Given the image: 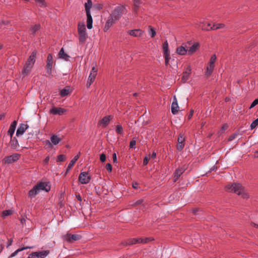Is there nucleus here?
<instances>
[{"instance_id": "nucleus-31", "label": "nucleus", "mask_w": 258, "mask_h": 258, "mask_svg": "<svg viewBox=\"0 0 258 258\" xmlns=\"http://www.w3.org/2000/svg\"><path fill=\"white\" fill-rule=\"evenodd\" d=\"M40 26L39 24H35L31 27L30 32L31 34L34 35L40 29Z\"/></svg>"}, {"instance_id": "nucleus-60", "label": "nucleus", "mask_w": 258, "mask_h": 258, "mask_svg": "<svg viewBox=\"0 0 258 258\" xmlns=\"http://www.w3.org/2000/svg\"><path fill=\"white\" fill-rule=\"evenodd\" d=\"M227 127H228V125H227V124H225V125H224L222 126V129L223 130H225L227 129Z\"/></svg>"}, {"instance_id": "nucleus-43", "label": "nucleus", "mask_w": 258, "mask_h": 258, "mask_svg": "<svg viewBox=\"0 0 258 258\" xmlns=\"http://www.w3.org/2000/svg\"><path fill=\"white\" fill-rule=\"evenodd\" d=\"M216 56L215 54H214L211 56L209 64H212V65H215L214 63L216 61Z\"/></svg>"}, {"instance_id": "nucleus-54", "label": "nucleus", "mask_w": 258, "mask_h": 258, "mask_svg": "<svg viewBox=\"0 0 258 258\" xmlns=\"http://www.w3.org/2000/svg\"><path fill=\"white\" fill-rule=\"evenodd\" d=\"M143 202V200H138L135 203V206H136V205H140Z\"/></svg>"}, {"instance_id": "nucleus-49", "label": "nucleus", "mask_w": 258, "mask_h": 258, "mask_svg": "<svg viewBox=\"0 0 258 258\" xmlns=\"http://www.w3.org/2000/svg\"><path fill=\"white\" fill-rule=\"evenodd\" d=\"M106 169L108 170L109 172L112 171V165L110 163H107L106 165Z\"/></svg>"}, {"instance_id": "nucleus-46", "label": "nucleus", "mask_w": 258, "mask_h": 258, "mask_svg": "<svg viewBox=\"0 0 258 258\" xmlns=\"http://www.w3.org/2000/svg\"><path fill=\"white\" fill-rule=\"evenodd\" d=\"M258 104V99H255L251 104L249 108L251 109Z\"/></svg>"}, {"instance_id": "nucleus-20", "label": "nucleus", "mask_w": 258, "mask_h": 258, "mask_svg": "<svg viewBox=\"0 0 258 258\" xmlns=\"http://www.w3.org/2000/svg\"><path fill=\"white\" fill-rule=\"evenodd\" d=\"M28 127V125L27 124H21L16 132V135L19 136L23 135Z\"/></svg>"}, {"instance_id": "nucleus-1", "label": "nucleus", "mask_w": 258, "mask_h": 258, "mask_svg": "<svg viewBox=\"0 0 258 258\" xmlns=\"http://www.w3.org/2000/svg\"><path fill=\"white\" fill-rule=\"evenodd\" d=\"M50 189V185L47 182H39L28 192V196L30 198H34L40 191L43 190L48 192Z\"/></svg>"}, {"instance_id": "nucleus-41", "label": "nucleus", "mask_w": 258, "mask_h": 258, "mask_svg": "<svg viewBox=\"0 0 258 258\" xmlns=\"http://www.w3.org/2000/svg\"><path fill=\"white\" fill-rule=\"evenodd\" d=\"M13 211L11 210H5L2 213V216L4 218L13 214Z\"/></svg>"}, {"instance_id": "nucleus-63", "label": "nucleus", "mask_w": 258, "mask_h": 258, "mask_svg": "<svg viewBox=\"0 0 258 258\" xmlns=\"http://www.w3.org/2000/svg\"><path fill=\"white\" fill-rule=\"evenodd\" d=\"M77 199L80 201H81V200H82L81 197V196L80 195L77 196Z\"/></svg>"}, {"instance_id": "nucleus-38", "label": "nucleus", "mask_w": 258, "mask_h": 258, "mask_svg": "<svg viewBox=\"0 0 258 258\" xmlns=\"http://www.w3.org/2000/svg\"><path fill=\"white\" fill-rule=\"evenodd\" d=\"M115 132L116 134L123 136V129L122 126L120 124H117L116 126Z\"/></svg>"}, {"instance_id": "nucleus-44", "label": "nucleus", "mask_w": 258, "mask_h": 258, "mask_svg": "<svg viewBox=\"0 0 258 258\" xmlns=\"http://www.w3.org/2000/svg\"><path fill=\"white\" fill-rule=\"evenodd\" d=\"M66 156L64 155H59L57 156V162H62L65 160Z\"/></svg>"}, {"instance_id": "nucleus-39", "label": "nucleus", "mask_w": 258, "mask_h": 258, "mask_svg": "<svg viewBox=\"0 0 258 258\" xmlns=\"http://www.w3.org/2000/svg\"><path fill=\"white\" fill-rule=\"evenodd\" d=\"M37 5L42 8H44L47 6L46 3L44 0H35Z\"/></svg>"}, {"instance_id": "nucleus-19", "label": "nucleus", "mask_w": 258, "mask_h": 258, "mask_svg": "<svg viewBox=\"0 0 258 258\" xmlns=\"http://www.w3.org/2000/svg\"><path fill=\"white\" fill-rule=\"evenodd\" d=\"M36 51H33L31 54L30 55L26 63L33 66L36 60Z\"/></svg>"}, {"instance_id": "nucleus-12", "label": "nucleus", "mask_w": 258, "mask_h": 258, "mask_svg": "<svg viewBox=\"0 0 258 258\" xmlns=\"http://www.w3.org/2000/svg\"><path fill=\"white\" fill-rule=\"evenodd\" d=\"M97 69L95 67H93L90 73L87 85L89 87L93 82L97 74Z\"/></svg>"}, {"instance_id": "nucleus-17", "label": "nucleus", "mask_w": 258, "mask_h": 258, "mask_svg": "<svg viewBox=\"0 0 258 258\" xmlns=\"http://www.w3.org/2000/svg\"><path fill=\"white\" fill-rule=\"evenodd\" d=\"M178 105L175 96L173 97V102L171 104V112L173 114H176L178 111Z\"/></svg>"}, {"instance_id": "nucleus-64", "label": "nucleus", "mask_w": 258, "mask_h": 258, "mask_svg": "<svg viewBox=\"0 0 258 258\" xmlns=\"http://www.w3.org/2000/svg\"><path fill=\"white\" fill-rule=\"evenodd\" d=\"M3 23L4 24L6 25V24H8L9 23V22L8 21H4V22H3Z\"/></svg>"}, {"instance_id": "nucleus-33", "label": "nucleus", "mask_w": 258, "mask_h": 258, "mask_svg": "<svg viewBox=\"0 0 258 258\" xmlns=\"http://www.w3.org/2000/svg\"><path fill=\"white\" fill-rule=\"evenodd\" d=\"M33 247V246H26V247H22L21 248H19V249H17L15 251H14L13 253H12L11 254V255H10V256L9 257V258H11V257L15 256L17 254V253L20 251H21L23 250L29 249V248H32Z\"/></svg>"}, {"instance_id": "nucleus-4", "label": "nucleus", "mask_w": 258, "mask_h": 258, "mask_svg": "<svg viewBox=\"0 0 258 258\" xmlns=\"http://www.w3.org/2000/svg\"><path fill=\"white\" fill-rule=\"evenodd\" d=\"M123 9L122 6H118L114 8L110 15L114 18V20L118 21L122 15Z\"/></svg>"}, {"instance_id": "nucleus-23", "label": "nucleus", "mask_w": 258, "mask_h": 258, "mask_svg": "<svg viewBox=\"0 0 258 258\" xmlns=\"http://www.w3.org/2000/svg\"><path fill=\"white\" fill-rule=\"evenodd\" d=\"M79 156L80 155H76L74 157V158L70 161L67 168L66 174H67L74 166L76 161L78 160Z\"/></svg>"}, {"instance_id": "nucleus-26", "label": "nucleus", "mask_w": 258, "mask_h": 258, "mask_svg": "<svg viewBox=\"0 0 258 258\" xmlns=\"http://www.w3.org/2000/svg\"><path fill=\"white\" fill-rule=\"evenodd\" d=\"M33 67L30 64L26 63L22 72V75L24 76L27 75L31 72Z\"/></svg>"}, {"instance_id": "nucleus-16", "label": "nucleus", "mask_w": 258, "mask_h": 258, "mask_svg": "<svg viewBox=\"0 0 258 258\" xmlns=\"http://www.w3.org/2000/svg\"><path fill=\"white\" fill-rule=\"evenodd\" d=\"M177 141V149L179 151H181L184 147L185 138L180 134L178 138Z\"/></svg>"}, {"instance_id": "nucleus-50", "label": "nucleus", "mask_w": 258, "mask_h": 258, "mask_svg": "<svg viewBox=\"0 0 258 258\" xmlns=\"http://www.w3.org/2000/svg\"><path fill=\"white\" fill-rule=\"evenodd\" d=\"M150 157L148 156H146L143 160L144 165H146L148 163Z\"/></svg>"}, {"instance_id": "nucleus-24", "label": "nucleus", "mask_w": 258, "mask_h": 258, "mask_svg": "<svg viewBox=\"0 0 258 258\" xmlns=\"http://www.w3.org/2000/svg\"><path fill=\"white\" fill-rule=\"evenodd\" d=\"M176 52L179 55H185L187 52V49L186 46H184V44L177 47L176 49Z\"/></svg>"}, {"instance_id": "nucleus-57", "label": "nucleus", "mask_w": 258, "mask_h": 258, "mask_svg": "<svg viewBox=\"0 0 258 258\" xmlns=\"http://www.w3.org/2000/svg\"><path fill=\"white\" fill-rule=\"evenodd\" d=\"M133 187L137 189L138 187V183L137 182H135L133 183Z\"/></svg>"}, {"instance_id": "nucleus-30", "label": "nucleus", "mask_w": 258, "mask_h": 258, "mask_svg": "<svg viewBox=\"0 0 258 258\" xmlns=\"http://www.w3.org/2000/svg\"><path fill=\"white\" fill-rule=\"evenodd\" d=\"M59 57L60 58L66 60H68L70 56L64 52L63 48H61L58 53Z\"/></svg>"}, {"instance_id": "nucleus-35", "label": "nucleus", "mask_w": 258, "mask_h": 258, "mask_svg": "<svg viewBox=\"0 0 258 258\" xmlns=\"http://www.w3.org/2000/svg\"><path fill=\"white\" fill-rule=\"evenodd\" d=\"M92 3L91 0H87V2L85 4V11L86 13H91L90 9L92 8Z\"/></svg>"}, {"instance_id": "nucleus-51", "label": "nucleus", "mask_w": 258, "mask_h": 258, "mask_svg": "<svg viewBox=\"0 0 258 258\" xmlns=\"http://www.w3.org/2000/svg\"><path fill=\"white\" fill-rule=\"evenodd\" d=\"M136 142L135 140L131 141L130 143V148H134L136 145Z\"/></svg>"}, {"instance_id": "nucleus-28", "label": "nucleus", "mask_w": 258, "mask_h": 258, "mask_svg": "<svg viewBox=\"0 0 258 258\" xmlns=\"http://www.w3.org/2000/svg\"><path fill=\"white\" fill-rule=\"evenodd\" d=\"M134 3V11L135 13L138 12L139 8L143 4L144 0H133Z\"/></svg>"}, {"instance_id": "nucleus-13", "label": "nucleus", "mask_w": 258, "mask_h": 258, "mask_svg": "<svg viewBox=\"0 0 258 258\" xmlns=\"http://www.w3.org/2000/svg\"><path fill=\"white\" fill-rule=\"evenodd\" d=\"M52 65L53 57L51 54H49L47 56L46 64V72L48 75L51 74Z\"/></svg>"}, {"instance_id": "nucleus-6", "label": "nucleus", "mask_w": 258, "mask_h": 258, "mask_svg": "<svg viewBox=\"0 0 258 258\" xmlns=\"http://www.w3.org/2000/svg\"><path fill=\"white\" fill-rule=\"evenodd\" d=\"M152 240L153 239L151 238H135L128 240L126 244L128 245H133L136 243H147Z\"/></svg>"}, {"instance_id": "nucleus-29", "label": "nucleus", "mask_w": 258, "mask_h": 258, "mask_svg": "<svg viewBox=\"0 0 258 258\" xmlns=\"http://www.w3.org/2000/svg\"><path fill=\"white\" fill-rule=\"evenodd\" d=\"M215 65L209 64L207 67L205 75L207 77H209L212 73L214 69Z\"/></svg>"}, {"instance_id": "nucleus-58", "label": "nucleus", "mask_w": 258, "mask_h": 258, "mask_svg": "<svg viewBox=\"0 0 258 258\" xmlns=\"http://www.w3.org/2000/svg\"><path fill=\"white\" fill-rule=\"evenodd\" d=\"M189 73H185V75L183 76V79H186L187 80L188 79V77Z\"/></svg>"}, {"instance_id": "nucleus-9", "label": "nucleus", "mask_w": 258, "mask_h": 258, "mask_svg": "<svg viewBox=\"0 0 258 258\" xmlns=\"http://www.w3.org/2000/svg\"><path fill=\"white\" fill-rule=\"evenodd\" d=\"M210 24L208 23L207 25H200V27L204 30L209 31L210 30H216L218 29L223 28L224 27V25L222 23L216 24L210 27Z\"/></svg>"}, {"instance_id": "nucleus-62", "label": "nucleus", "mask_w": 258, "mask_h": 258, "mask_svg": "<svg viewBox=\"0 0 258 258\" xmlns=\"http://www.w3.org/2000/svg\"><path fill=\"white\" fill-rule=\"evenodd\" d=\"M251 225H252V226H253V227H256V228H258V224H255V223H252V224H251Z\"/></svg>"}, {"instance_id": "nucleus-11", "label": "nucleus", "mask_w": 258, "mask_h": 258, "mask_svg": "<svg viewBox=\"0 0 258 258\" xmlns=\"http://www.w3.org/2000/svg\"><path fill=\"white\" fill-rule=\"evenodd\" d=\"M50 141L47 140L46 145H48L49 147H51L52 145H57L61 141V139L56 135H53L50 139Z\"/></svg>"}, {"instance_id": "nucleus-18", "label": "nucleus", "mask_w": 258, "mask_h": 258, "mask_svg": "<svg viewBox=\"0 0 258 258\" xmlns=\"http://www.w3.org/2000/svg\"><path fill=\"white\" fill-rule=\"evenodd\" d=\"M144 31L141 29H134L128 31V33L133 37H141L143 35Z\"/></svg>"}, {"instance_id": "nucleus-7", "label": "nucleus", "mask_w": 258, "mask_h": 258, "mask_svg": "<svg viewBox=\"0 0 258 258\" xmlns=\"http://www.w3.org/2000/svg\"><path fill=\"white\" fill-rule=\"evenodd\" d=\"M49 253L48 250L33 252L28 255V258H45Z\"/></svg>"}, {"instance_id": "nucleus-45", "label": "nucleus", "mask_w": 258, "mask_h": 258, "mask_svg": "<svg viewBox=\"0 0 258 258\" xmlns=\"http://www.w3.org/2000/svg\"><path fill=\"white\" fill-rule=\"evenodd\" d=\"M238 135V133H234L233 135H232L231 136H230L229 137L228 140V141H233L237 137Z\"/></svg>"}, {"instance_id": "nucleus-47", "label": "nucleus", "mask_w": 258, "mask_h": 258, "mask_svg": "<svg viewBox=\"0 0 258 258\" xmlns=\"http://www.w3.org/2000/svg\"><path fill=\"white\" fill-rule=\"evenodd\" d=\"M165 57V63L166 66L168 65L170 59V54L164 55Z\"/></svg>"}, {"instance_id": "nucleus-3", "label": "nucleus", "mask_w": 258, "mask_h": 258, "mask_svg": "<svg viewBox=\"0 0 258 258\" xmlns=\"http://www.w3.org/2000/svg\"><path fill=\"white\" fill-rule=\"evenodd\" d=\"M78 32L80 43H84L88 38V34L86 32V28L83 22H79L78 25Z\"/></svg>"}, {"instance_id": "nucleus-42", "label": "nucleus", "mask_w": 258, "mask_h": 258, "mask_svg": "<svg viewBox=\"0 0 258 258\" xmlns=\"http://www.w3.org/2000/svg\"><path fill=\"white\" fill-rule=\"evenodd\" d=\"M258 125V118L254 120L250 124V128L251 130L255 128Z\"/></svg>"}, {"instance_id": "nucleus-15", "label": "nucleus", "mask_w": 258, "mask_h": 258, "mask_svg": "<svg viewBox=\"0 0 258 258\" xmlns=\"http://www.w3.org/2000/svg\"><path fill=\"white\" fill-rule=\"evenodd\" d=\"M112 118L113 116L111 115L106 116L99 121L98 124L103 127H106Z\"/></svg>"}, {"instance_id": "nucleus-21", "label": "nucleus", "mask_w": 258, "mask_h": 258, "mask_svg": "<svg viewBox=\"0 0 258 258\" xmlns=\"http://www.w3.org/2000/svg\"><path fill=\"white\" fill-rule=\"evenodd\" d=\"M50 112L54 115H62L66 112V110L60 107H53L50 109Z\"/></svg>"}, {"instance_id": "nucleus-25", "label": "nucleus", "mask_w": 258, "mask_h": 258, "mask_svg": "<svg viewBox=\"0 0 258 258\" xmlns=\"http://www.w3.org/2000/svg\"><path fill=\"white\" fill-rule=\"evenodd\" d=\"M200 45L199 43L196 42L194 43L190 48L187 49V53L189 55L195 53L199 48Z\"/></svg>"}, {"instance_id": "nucleus-22", "label": "nucleus", "mask_w": 258, "mask_h": 258, "mask_svg": "<svg viewBox=\"0 0 258 258\" xmlns=\"http://www.w3.org/2000/svg\"><path fill=\"white\" fill-rule=\"evenodd\" d=\"M17 121L14 120L10 125L9 129L8 131V134L10 135L11 138H12L13 135L15 131V129L17 125Z\"/></svg>"}, {"instance_id": "nucleus-53", "label": "nucleus", "mask_w": 258, "mask_h": 258, "mask_svg": "<svg viewBox=\"0 0 258 258\" xmlns=\"http://www.w3.org/2000/svg\"><path fill=\"white\" fill-rule=\"evenodd\" d=\"M49 156H47L45 159L44 160V163L45 164H48V162H49Z\"/></svg>"}, {"instance_id": "nucleus-5", "label": "nucleus", "mask_w": 258, "mask_h": 258, "mask_svg": "<svg viewBox=\"0 0 258 258\" xmlns=\"http://www.w3.org/2000/svg\"><path fill=\"white\" fill-rule=\"evenodd\" d=\"M82 236L79 234H71L67 233L62 236V239L69 243H73L74 242L81 239Z\"/></svg>"}, {"instance_id": "nucleus-56", "label": "nucleus", "mask_w": 258, "mask_h": 258, "mask_svg": "<svg viewBox=\"0 0 258 258\" xmlns=\"http://www.w3.org/2000/svg\"><path fill=\"white\" fill-rule=\"evenodd\" d=\"M12 242H13V240L12 239H9L8 242H7V247L10 246V245H11L12 244Z\"/></svg>"}, {"instance_id": "nucleus-40", "label": "nucleus", "mask_w": 258, "mask_h": 258, "mask_svg": "<svg viewBox=\"0 0 258 258\" xmlns=\"http://www.w3.org/2000/svg\"><path fill=\"white\" fill-rule=\"evenodd\" d=\"M149 34L150 35L151 37L153 38L155 36L156 34V31L155 29L152 28L151 26L149 27Z\"/></svg>"}, {"instance_id": "nucleus-61", "label": "nucleus", "mask_w": 258, "mask_h": 258, "mask_svg": "<svg viewBox=\"0 0 258 258\" xmlns=\"http://www.w3.org/2000/svg\"><path fill=\"white\" fill-rule=\"evenodd\" d=\"M5 117V114L2 113L0 114V120H2L3 118H4Z\"/></svg>"}, {"instance_id": "nucleus-2", "label": "nucleus", "mask_w": 258, "mask_h": 258, "mask_svg": "<svg viewBox=\"0 0 258 258\" xmlns=\"http://www.w3.org/2000/svg\"><path fill=\"white\" fill-rule=\"evenodd\" d=\"M226 190L231 191L240 196L243 199L248 198V195L244 188L239 183H234L228 184L226 186Z\"/></svg>"}, {"instance_id": "nucleus-8", "label": "nucleus", "mask_w": 258, "mask_h": 258, "mask_svg": "<svg viewBox=\"0 0 258 258\" xmlns=\"http://www.w3.org/2000/svg\"><path fill=\"white\" fill-rule=\"evenodd\" d=\"M20 154L18 153L14 154L12 155L6 157L3 160V163L5 164H11L14 162L17 161L19 159Z\"/></svg>"}, {"instance_id": "nucleus-34", "label": "nucleus", "mask_w": 258, "mask_h": 258, "mask_svg": "<svg viewBox=\"0 0 258 258\" xmlns=\"http://www.w3.org/2000/svg\"><path fill=\"white\" fill-rule=\"evenodd\" d=\"M71 92L70 89L68 87H66L62 89L60 92V95L61 97H65L69 95Z\"/></svg>"}, {"instance_id": "nucleus-48", "label": "nucleus", "mask_w": 258, "mask_h": 258, "mask_svg": "<svg viewBox=\"0 0 258 258\" xmlns=\"http://www.w3.org/2000/svg\"><path fill=\"white\" fill-rule=\"evenodd\" d=\"M100 160L102 162H105L106 160V155L104 154H101L100 155Z\"/></svg>"}, {"instance_id": "nucleus-32", "label": "nucleus", "mask_w": 258, "mask_h": 258, "mask_svg": "<svg viewBox=\"0 0 258 258\" xmlns=\"http://www.w3.org/2000/svg\"><path fill=\"white\" fill-rule=\"evenodd\" d=\"M184 169L182 168H178L176 170L175 173H174V181L175 182L176 180L180 176V175L183 173L184 172Z\"/></svg>"}, {"instance_id": "nucleus-10", "label": "nucleus", "mask_w": 258, "mask_h": 258, "mask_svg": "<svg viewBox=\"0 0 258 258\" xmlns=\"http://www.w3.org/2000/svg\"><path fill=\"white\" fill-rule=\"evenodd\" d=\"M91 176L89 175L87 172H81L79 177V180L82 184H87L90 182Z\"/></svg>"}, {"instance_id": "nucleus-14", "label": "nucleus", "mask_w": 258, "mask_h": 258, "mask_svg": "<svg viewBox=\"0 0 258 258\" xmlns=\"http://www.w3.org/2000/svg\"><path fill=\"white\" fill-rule=\"evenodd\" d=\"M117 21H118L117 20H114V18L110 15L105 25L104 28V31H107L113 25V24L115 23Z\"/></svg>"}, {"instance_id": "nucleus-55", "label": "nucleus", "mask_w": 258, "mask_h": 258, "mask_svg": "<svg viewBox=\"0 0 258 258\" xmlns=\"http://www.w3.org/2000/svg\"><path fill=\"white\" fill-rule=\"evenodd\" d=\"M193 114H194V110H191L190 111L189 114H188V119H190L191 118V117L193 115Z\"/></svg>"}, {"instance_id": "nucleus-36", "label": "nucleus", "mask_w": 258, "mask_h": 258, "mask_svg": "<svg viewBox=\"0 0 258 258\" xmlns=\"http://www.w3.org/2000/svg\"><path fill=\"white\" fill-rule=\"evenodd\" d=\"M163 51L164 55L170 54L168 49V43L167 41L164 42L163 44Z\"/></svg>"}, {"instance_id": "nucleus-37", "label": "nucleus", "mask_w": 258, "mask_h": 258, "mask_svg": "<svg viewBox=\"0 0 258 258\" xmlns=\"http://www.w3.org/2000/svg\"><path fill=\"white\" fill-rule=\"evenodd\" d=\"M9 145H10V146L11 147V148L16 149L17 148V147L18 146V141L15 138L14 139H11V141L10 142Z\"/></svg>"}, {"instance_id": "nucleus-52", "label": "nucleus", "mask_w": 258, "mask_h": 258, "mask_svg": "<svg viewBox=\"0 0 258 258\" xmlns=\"http://www.w3.org/2000/svg\"><path fill=\"white\" fill-rule=\"evenodd\" d=\"M112 158H113V161L114 163L117 162V156L116 154L115 153H114L112 154Z\"/></svg>"}, {"instance_id": "nucleus-59", "label": "nucleus", "mask_w": 258, "mask_h": 258, "mask_svg": "<svg viewBox=\"0 0 258 258\" xmlns=\"http://www.w3.org/2000/svg\"><path fill=\"white\" fill-rule=\"evenodd\" d=\"M156 157V154L155 152H153L151 155V158L153 159L155 158Z\"/></svg>"}, {"instance_id": "nucleus-27", "label": "nucleus", "mask_w": 258, "mask_h": 258, "mask_svg": "<svg viewBox=\"0 0 258 258\" xmlns=\"http://www.w3.org/2000/svg\"><path fill=\"white\" fill-rule=\"evenodd\" d=\"M87 15V26L88 29L92 28L93 19L91 13H86Z\"/></svg>"}]
</instances>
